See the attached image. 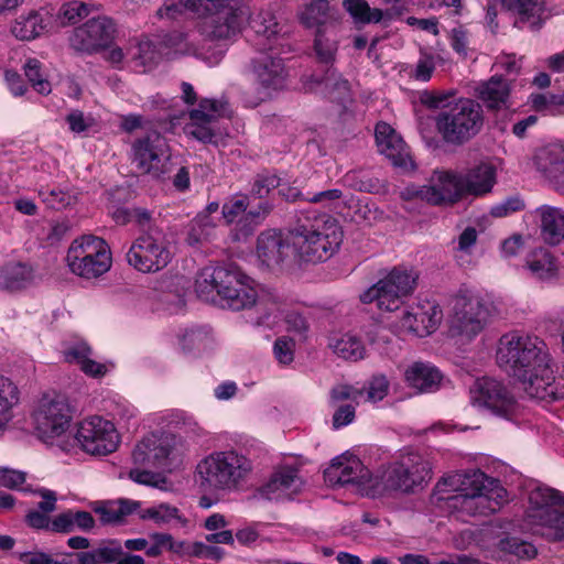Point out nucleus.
Instances as JSON below:
<instances>
[{
    "mask_svg": "<svg viewBox=\"0 0 564 564\" xmlns=\"http://www.w3.org/2000/svg\"><path fill=\"white\" fill-rule=\"evenodd\" d=\"M491 485L490 477L479 469L455 473L437 481L431 502L462 520L482 521L494 512Z\"/></svg>",
    "mask_w": 564,
    "mask_h": 564,
    "instance_id": "obj_1",
    "label": "nucleus"
},
{
    "mask_svg": "<svg viewBox=\"0 0 564 564\" xmlns=\"http://www.w3.org/2000/svg\"><path fill=\"white\" fill-rule=\"evenodd\" d=\"M191 11L203 20L202 33L210 39H229L240 32L248 9L232 0H166L156 11L160 19L175 20Z\"/></svg>",
    "mask_w": 564,
    "mask_h": 564,
    "instance_id": "obj_2",
    "label": "nucleus"
},
{
    "mask_svg": "<svg viewBox=\"0 0 564 564\" xmlns=\"http://www.w3.org/2000/svg\"><path fill=\"white\" fill-rule=\"evenodd\" d=\"M196 293L207 302H219L234 311L253 305L257 291L252 280L238 270L223 267H206L196 279Z\"/></svg>",
    "mask_w": 564,
    "mask_h": 564,
    "instance_id": "obj_3",
    "label": "nucleus"
},
{
    "mask_svg": "<svg viewBox=\"0 0 564 564\" xmlns=\"http://www.w3.org/2000/svg\"><path fill=\"white\" fill-rule=\"evenodd\" d=\"M73 406L66 394L57 391L43 393L35 402L31 419L40 441L62 452H75L72 437Z\"/></svg>",
    "mask_w": 564,
    "mask_h": 564,
    "instance_id": "obj_4",
    "label": "nucleus"
},
{
    "mask_svg": "<svg viewBox=\"0 0 564 564\" xmlns=\"http://www.w3.org/2000/svg\"><path fill=\"white\" fill-rule=\"evenodd\" d=\"M343 241L339 223L328 214H318L299 220L292 231V246L305 262H322L330 258Z\"/></svg>",
    "mask_w": 564,
    "mask_h": 564,
    "instance_id": "obj_5",
    "label": "nucleus"
},
{
    "mask_svg": "<svg viewBox=\"0 0 564 564\" xmlns=\"http://www.w3.org/2000/svg\"><path fill=\"white\" fill-rule=\"evenodd\" d=\"M525 521L552 542H564V494L544 485L529 492Z\"/></svg>",
    "mask_w": 564,
    "mask_h": 564,
    "instance_id": "obj_6",
    "label": "nucleus"
},
{
    "mask_svg": "<svg viewBox=\"0 0 564 564\" xmlns=\"http://www.w3.org/2000/svg\"><path fill=\"white\" fill-rule=\"evenodd\" d=\"M432 479L431 463L419 454L403 455L377 475L376 497L390 492L414 494Z\"/></svg>",
    "mask_w": 564,
    "mask_h": 564,
    "instance_id": "obj_7",
    "label": "nucleus"
},
{
    "mask_svg": "<svg viewBox=\"0 0 564 564\" xmlns=\"http://www.w3.org/2000/svg\"><path fill=\"white\" fill-rule=\"evenodd\" d=\"M251 470L250 459L232 449L214 452L196 466L200 485L209 490L234 489Z\"/></svg>",
    "mask_w": 564,
    "mask_h": 564,
    "instance_id": "obj_8",
    "label": "nucleus"
},
{
    "mask_svg": "<svg viewBox=\"0 0 564 564\" xmlns=\"http://www.w3.org/2000/svg\"><path fill=\"white\" fill-rule=\"evenodd\" d=\"M485 121L481 106L470 98H459L448 110L435 118V127L443 141L462 145L475 138Z\"/></svg>",
    "mask_w": 564,
    "mask_h": 564,
    "instance_id": "obj_9",
    "label": "nucleus"
},
{
    "mask_svg": "<svg viewBox=\"0 0 564 564\" xmlns=\"http://www.w3.org/2000/svg\"><path fill=\"white\" fill-rule=\"evenodd\" d=\"M66 263L73 274L86 280L97 279L110 270L111 250L102 238L83 235L68 247Z\"/></svg>",
    "mask_w": 564,
    "mask_h": 564,
    "instance_id": "obj_10",
    "label": "nucleus"
},
{
    "mask_svg": "<svg viewBox=\"0 0 564 564\" xmlns=\"http://www.w3.org/2000/svg\"><path fill=\"white\" fill-rule=\"evenodd\" d=\"M547 350L546 343L540 337L510 332L499 338L496 364L517 378Z\"/></svg>",
    "mask_w": 564,
    "mask_h": 564,
    "instance_id": "obj_11",
    "label": "nucleus"
},
{
    "mask_svg": "<svg viewBox=\"0 0 564 564\" xmlns=\"http://www.w3.org/2000/svg\"><path fill=\"white\" fill-rule=\"evenodd\" d=\"M174 258L172 242L164 231L153 228L134 239L126 259L130 267L141 273H158L165 269Z\"/></svg>",
    "mask_w": 564,
    "mask_h": 564,
    "instance_id": "obj_12",
    "label": "nucleus"
},
{
    "mask_svg": "<svg viewBox=\"0 0 564 564\" xmlns=\"http://www.w3.org/2000/svg\"><path fill=\"white\" fill-rule=\"evenodd\" d=\"M514 379L531 399L545 402L564 399V372L558 373L550 350Z\"/></svg>",
    "mask_w": 564,
    "mask_h": 564,
    "instance_id": "obj_13",
    "label": "nucleus"
},
{
    "mask_svg": "<svg viewBox=\"0 0 564 564\" xmlns=\"http://www.w3.org/2000/svg\"><path fill=\"white\" fill-rule=\"evenodd\" d=\"M75 449L79 448L85 454L104 457L115 453L121 437L116 425L100 415H89L76 424V431L72 434Z\"/></svg>",
    "mask_w": 564,
    "mask_h": 564,
    "instance_id": "obj_14",
    "label": "nucleus"
},
{
    "mask_svg": "<svg viewBox=\"0 0 564 564\" xmlns=\"http://www.w3.org/2000/svg\"><path fill=\"white\" fill-rule=\"evenodd\" d=\"M417 274L413 270L393 268L377 283L360 294L365 304L376 303L381 311H394L416 285Z\"/></svg>",
    "mask_w": 564,
    "mask_h": 564,
    "instance_id": "obj_15",
    "label": "nucleus"
},
{
    "mask_svg": "<svg viewBox=\"0 0 564 564\" xmlns=\"http://www.w3.org/2000/svg\"><path fill=\"white\" fill-rule=\"evenodd\" d=\"M130 159L141 173L153 177H160L171 171L170 147L165 138L156 131L133 141Z\"/></svg>",
    "mask_w": 564,
    "mask_h": 564,
    "instance_id": "obj_16",
    "label": "nucleus"
},
{
    "mask_svg": "<svg viewBox=\"0 0 564 564\" xmlns=\"http://www.w3.org/2000/svg\"><path fill=\"white\" fill-rule=\"evenodd\" d=\"M330 486H355L361 494L376 497L377 475L373 476L362 462L354 454L344 453L336 456L324 473Z\"/></svg>",
    "mask_w": 564,
    "mask_h": 564,
    "instance_id": "obj_17",
    "label": "nucleus"
},
{
    "mask_svg": "<svg viewBox=\"0 0 564 564\" xmlns=\"http://www.w3.org/2000/svg\"><path fill=\"white\" fill-rule=\"evenodd\" d=\"M183 444L174 435L151 434L139 442L133 449L135 464L170 469L181 462Z\"/></svg>",
    "mask_w": 564,
    "mask_h": 564,
    "instance_id": "obj_18",
    "label": "nucleus"
},
{
    "mask_svg": "<svg viewBox=\"0 0 564 564\" xmlns=\"http://www.w3.org/2000/svg\"><path fill=\"white\" fill-rule=\"evenodd\" d=\"M488 311L479 296L474 294L457 295L449 317V334L453 337L471 339L478 335L487 321Z\"/></svg>",
    "mask_w": 564,
    "mask_h": 564,
    "instance_id": "obj_19",
    "label": "nucleus"
},
{
    "mask_svg": "<svg viewBox=\"0 0 564 564\" xmlns=\"http://www.w3.org/2000/svg\"><path fill=\"white\" fill-rule=\"evenodd\" d=\"M116 24L108 17H97L76 28L69 43L79 52L93 54L107 48L116 37Z\"/></svg>",
    "mask_w": 564,
    "mask_h": 564,
    "instance_id": "obj_20",
    "label": "nucleus"
},
{
    "mask_svg": "<svg viewBox=\"0 0 564 564\" xmlns=\"http://www.w3.org/2000/svg\"><path fill=\"white\" fill-rule=\"evenodd\" d=\"M465 194L463 176L447 170L435 171L419 191L422 199L434 205L454 203Z\"/></svg>",
    "mask_w": 564,
    "mask_h": 564,
    "instance_id": "obj_21",
    "label": "nucleus"
},
{
    "mask_svg": "<svg viewBox=\"0 0 564 564\" xmlns=\"http://www.w3.org/2000/svg\"><path fill=\"white\" fill-rule=\"evenodd\" d=\"M378 151L384 155L393 166L412 169L413 161L402 137L387 122H378L375 129Z\"/></svg>",
    "mask_w": 564,
    "mask_h": 564,
    "instance_id": "obj_22",
    "label": "nucleus"
},
{
    "mask_svg": "<svg viewBox=\"0 0 564 564\" xmlns=\"http://www.w3.org/2000/svg\"><path fill=\"white\" fill-rule=\"evenodd\" d=\"M502 8L513 14L514 25L539 31L551 17L546 0H501Z\"/></svg>",
    "mask_w": 564,
    "mask_h": 564,
    "instance_id": "obj_23",
    "label": "nucleus"
},
{
    "mask_svg": "<svg viewBox=\"0 0 564 564\" xmlns=\"http://www.w3.org/2000/svg\"><path fill=\"white\" fill-rule=\"evenodd\" d=\"M251 74L263 89L260 100L271 96V91L283 87L285 70L280 58L260 52L251 62Z\"/></svg>",
    "mask_w": 564,
    "mask_h": 564,
    "instance_id": "obj_24",
    "label": "nucleus"
},
{
    "mask_svg": "<svg viewBox=\"0 0 564 564\" xmlns=\"http://www.w3.org/2000/svg\"><path fill=\"white\" fill-rule=\"evenodd\" d=\"M227 109V102L216 99L202 100L198 108L191 111L192 122L185 127V132L199 141L210 142L214 137L210 123L224 116Z\"/></svg>",
    "mask_w": 564,
    "mask_h": 564,
    "instance_id": "obj_25",
    "label": "nucleus"
},
{
    "mask_svg": "<svg viewBox=\"0 0 564 564\" xmlns=\"http://www.w3.org/2000/svg\"><path fill=\"white\" fill-rule=\"evenodd\" d=\"M303 487V480L295 466H280L262 487L261 495L272 501L292 499Z\"/></svg>",
    "mask_w": 564,
    "mask_h": 564,
    "instance_id": "obj_26",
    "label": "nucleus"
},
{
    "mask_svg": "<svg viewBox=\"0 0 564 564\" xmlns=\"http://www.w3.org/2000/svg\"><path fill=\"white\" fill-rule=\"evenodd\" d=\"M442 318L437 305L427 303L404 312L399 322L400 329L423 337L433 333Z\"/></svg>",
    "mask_w": 564,
    "mask_h": 564,
    "instance_id": "obj_27",
    "label": "nucleus"
},
{
    "mask_svg": "<svg viewBox=\"0 0 564 564\" xmlns=\"http://www.w3.org/2000/svg\"><path fill=\"white\" fill-rule=\"evenodd\" d=\"M288 250L289 245L276 230H265L257 239L256 256L264 268H279L286 259Z\"/></svg>",
    "mask_w": 564,
    "mask_h": 564,
    "instance_id": "obj_28",
    "label": "nucleus"
},
{
    "mask_svg": "<svg viewBox=\"0 0 564 564\" xmlns=\"http://www.w3.org/2000/svg\"><path fill=\"white\" fill-rule=\"evenodd\" d=\"M540 229V238L550 246L564 240V210L551 205H542L533 212Z\"/></svg>",
    "mask_w": 564,
    "mask_h": 564,
    "instance_id": "obj_29",
    "label": "nucleus"
},
{
    "mask_svg": "<svg viewBox=\"0 0 564 564\" xmlns=\"http://www.w3.org/2000/svg\"><path fill=\"white\" fill-rule=\"evenodd\" d=\"M534 165L553 181L564 180V143L554 142L540 148L534 154Z\"/></svg>",
    "mask_w": 564,
    "mask_h": 564,
    "instance_id": "obj_30",
    "label": "nucleus"
},
{
    "mask_svg": "<svg viewBox=\"0 0 564 564\" xmlns=\"http://www.w3.org/2000/svg\"><path fill=\"white\" fill-rule=\"evenodd\" d=\"M35 271L29 263L8 261L0 265V291L15 292L31 285Z\"/></svg>",
    "mask_w": 564,
    "mask_h": 564,
    "instance_id": "obj_31",
    "label": "nucleus"
},
{
    "mask_svg": "<svg viewBox=\"0 0 564 564\" xmlns=\"http://www.w3.org/2000/svg\"><path fill=\"white\" fill-rule=\"evenodd\" d=\"M20 389L9 377L0 375V433L10 429L20 404Z\"/></svg>",
    "mask_w": 564,
    "mask_h": 564,
    "instance_id": "obj_32",
    "label": "nucleus"
},
{
    "mask_svg": "<svg viewBox=\"0 0 564 564\" xmlns=\"http://www.w3.org/2000/svg\"><path fill=\"white\" fill-rule=\"evenodd\" d=\"M466 194L479 196L491 191L494 185V163L490 158L480 161L463 176Z\"/></svg>",
    "mask_w": 564,
    "mask_h": 564,
    "instance_id": "obj_33",
    "label": "nucleus"
},
{
    "mask_svg": "<svg viewBox=\"0 0 564 564\" xmlns=\"http://www.w3.org/2000/svg\"><path fill=\"white\" fill-rule=\"evenodd\" d=\"M404 379L417 392H432L440 387L442 375L430 364L414 362L406 368Z\"/></svg>",
    "mask_w": 564,
    "mask_h": 564,
    "instance_id": "obj_34",
    "label": "nucleus"
},
{
    "mask_svg": "<svg viewBox=\"0 0 564 564\" xmlns=\"http://www.w3.org/2000/svg\"><path fill=\"white\" fill-rule=\"evenodd\" d=\"M160 54L154 43L148 36L131 39L127 44V58L135 69L145 70L153 66Z\"/></svg>",
    "mask_w": 564,
    "mask_h": 564,
    "instance_id": "obj_35",
    "label": "nucleus"
},
{
    "mask_svg": "<svg viewBox=\"0 0 564 564\" xmlns=\"http://www.w3.org/2000/svg\"><path fill=\"white\" fill-rule=\"evenodd\" d=\"M498 541L496 542V556L499 558H505L506 561H514V560H532L536 556L538 550L536 547L514 535L505 534L502 536L496 535Z\"/></svg>",
    "mask_w": 564,
    "mask_h": 564,
    "instance_id": "obj_36",
    "label": "nucleus"
},
{
    "mask_svg": "<svg viewBox=\"0 0 564 564\" xmlns=\"http://www.w3.org/2000/svg\"><path fill=\"white\" fill-rule=\"evenodd\" d=\"M141 507L140 501L130 499H119L115 501L98 502L94 511L99 514L102 524H119Z\"/></svg>",
    "mask_w": 564,
    "mask_h": 564,
    "instance_id": "obj_37",
    "label": "nucleus"
},
{
    "mask_svg": "<svg viewBox=\"0 0 564 564\" xmlns=\"http://www.w3.org/2000/svg\"><path fill=\"white\" fill-rule=\"evenodd\" d=\"M527 268L531 275L541 281H552L558 276L555 257L544 248H538L527 256Z\"/></svg>",
    "mask_w": 564,
    "mask_h": 564,
    "instance_id": "obj_38",
    "label": "nucleus"
},
{
    "mask_svg": "<svg viewBox=\"0 0 564 564\" xmlns=\"http://www.w3.org/2000/svg\"><path fill=\"white\" fill-rule=\"evenodd\" d=\"M46 23L37 11H29L19 15L12 26L11 33L21 41H32L44 33Z\"/></svg>",
    "mask_w": 564,
    "mask_h": 564,
    "instance_id": "obj_39",
    "label": "nucleus"
},
{
    "mask_svg": "<svg viewBox=\"0 0 564 564\" xmlns=\"http://www.w3.org/2000/svg\"><path fill=\"white\" fill-rule=\"evenodd\" d=\"M258 324L276 323L284 314V304L278 295L271 292L257 293L253 303Z\"/></svg>",
    "mask_w": 564,
    "mask_h": 564,
    "instance_id": "obj_40",
    "label": "nucleus"
},
{
    "mask_svg": "<svg viewBox=\"0 0 564 564\" xmlns=\"http://www.w3.org/2000/svg\"><path fill=\"white\" fill-rule=\"evenodd\" d=\"M329 348L345 360L358 361L366 357V348L361 340L351 334H341L330 338Z\"/></svg>",
    "mask_w": 564,
    "mask_h": 564,
    "instance_id": "obj_41",
    "label": "nucleus"
},
{
    "mask_svg": "<svg viewBox=\"0 0 564 564\" xmlns=\"http://www.w3.org/2000/svg\"><path fill=\"white\" fill-rule=\"evenodd\" d=\"M141 520H150L155 524H167L173 521L181 527H186L188 520L182 514L178 508L166 502H161L139 511Z\"/></svg>",
    "mask_w": 564,
    "mask_h": 564,
    "instance_id": "obj_42",
    "label": "nucleus"
},
{
    "mask_svg": "<svg viewBox=\"0 0 564 564\" xmlns=\"http://www.w3.org/2000/svg\"><path fill=\"white\" fill-rule=\"evenodd\" d=\"M329 17L330 6L326 0H316L299 12L301 23L307 29L317 28L319 30Z\"/></svg>",
    "mask_w": 564,
    "mask_h": 564,
    "instance_id": "obj_43",
    "label": "nucleus"
},
{
    "mask_svg": "<svg viewBox=\"0 0 564 564\" xmlns=\"http://www.w3.org/2000/svg\"><path fill=\"white\" fill-rule=\"evenodd\" d=\"M343 6L354 21L358 23H378L383 17L380 9L370 8L366 0H343Z\"/></svg>",
    "mask_w": 564,
    "mask_h": 564,
    "instance_id": "obj_44",
    "label": "nucleus"
},
{
    "mask_svg": "<svg viewBox=\"0 0 564 564\" xmlns=\"http://www.w3.org/2000/svg\"><path fill=\"white\" fill-rule=\"evenodd\" d=\"M494 381L490 378L477 379L470 389L473 406L480 411H490L492 406Z\"/></svg>",
    "mask_w": 564,
    "mask_h": 564,
    "instance_id": "obj_45",
    "label": "nucleus"
},
{
    "mask_svg": "<svg viewBox=\"0 0 564 564\" xmlns=\"http://www.w3.org/2000/svg\"><path fill=\"white\" fill-rule=\"evenodd\" d=\"M24 74L32 87L41 95H48L52 91L51 83L42 72V64L36 58H30L24 64Z\"/></svg>",
    "mask_w": 564,
    "mask_h": 564,
    "instance_id": "obj_46",
    "label": "nucleus"
},
{
    "mask_svg": "<svg viewBox=\"0 0 564 564\" xmlns=\"http://www.w3.org/2000/svg\"><path fill=\"white\" fill-rule=\"evenodd\" d=\"M194 53L195 47L187 41L184 33H173L169 35L163 43L162 55L167 58H175Z\"/></svg>",
    "mask_w": 564,
    "mask_h": 564,
    "instance_id": "obj_47",
    "label": "nucleus"
},
{
    "mask_svg": "<svg viewBox=\"0 0 564 564\" xmlns=\"http://www.w3.org/2000/svg\"><path fill=\"white\" fill-rule=\"evenodd\" d=\"M150 539L153 541L151 545H148L147 555L159 556L164 550H169L175 553H180L184 549L183 541H175L169 533H152Z\"/></svg>",
    "mask_w": 564,
    "mask_h": 564,
    "instance_id": "obj_48",
    "label": "nucleus"
},
{
    "mask_svg": "<svg viewBox=\"0 0 564 564\" xmlns=\"http://www.w3.org/2000/svg\"><path fill=\"white\" fill-rule=\"evenodd\" d=\"M89 13L88 7L86 3L73 0L64 3L57 13V19L62 25L76 24L82 19L87 17Z\"/></svg>",
    "mask_w": 564,
    "mask_h": 564,
    "instance_id": "obj_49",
    "label": "nucleus"
},
{
    "mask_svg": "<svg viewBox=\"0 0 564 564\" xmlns=\"http://www.w3.org/2000/svg\"><path fill=\"white\" fill-rule=\"evenodd\" d=\"M248 206V196L235 195L223 205L221 215L227 224H232L241 217L245 218Z\"/></svg>",
    "mask_w": 564,
    "mask_h": 564,
    "instance_id": "obj_50",
    "label": "nucleus"
},
{
    "mask_svg": "<svg viewBox=\"0 0 564 564\" xmlns=\"http://www.w3.org/2000/svg\"><path fill=\"white\" fill-rule=\"evenodd\" d=\"M40 196L48 207L54 209L65 208L75 202L74 195L61 188L41 189Z\"/></svg>",
    "mask_w": 564,
    "mask_h": 564,
    "instance_id": "obj_51",
    "label": "nucleus"
},
{
    "mask_svg": "<svg viewBox=\"0 0 564 564\" xmlns=\"http://www.w3.org/2000/svg\"><path fill=\"white\" fill-rule=\"evenodd\" d=\"M435 68L434 56L429 53H422L411 73V77L417 82L426 83L432 78Z\"/></svg>",
    "mask_w": 564,
    "mask_h": 564,
    "instance_id": "obj_52",
    "label": "nucleus"
},
{
    "mask_svg": "<svg viewBox=\"0 0 564 564\" xmlns=\"http://www.w3.org/2000/svg\"><path fill=\"white\" fill-rule=\"evenodd\" d=\"M496 416L511 419L516 411L514 398L505 389L496 386Z\"/></svg>",
    "mask_w": 564,
    "mask_h": 564,
    "instance_id": "obj_53",
    "label": "nucleus"
},
{
    "mask_svg": "<svg viewBox=\"0 0 564 564\" xmlns=\"http://www.w3.org/2000/svg\"><path fill=\"white\" fill-rule=\"evenodd\" d=\"M212 343V336L204 329H191L183 336L185 349L205 350Z\"/></svg>",
    "mask_w": 564,
    "mask_h": 564,
    "instance_id": "obj_54",
    "label": "nucleus"
},
{
    "mask_svg": "<svg viewBox=\"0 0 564 564\" xmlns=\"http://www.w3.org/2000/svg\"><path fill=\"white\" fill-rule=\"evenodd\" d=\"M362 399L364 391L348 384H337L330 390V402L333 404L345 400L359 404Z\"/></svg>",
    "mask_w": 564,
    "mask_h": 564,
    "instance_id": "obj_55",
    "label": "nucleus"
},
{
    "mask_svg": "<svg viewBox=\"0 0 564 564\" xmlns=\"http://www.w3.org/2000/svg\"><path fill=\"white\" fill-rule=\"evenodd\" d=\"M281 180L275 174H259L254 180L252 192L259 197H265L272 189L279 188Z\"/></svg>",
    "mask_w": 564,
    "mask_h": 564,
    "instance_id": "obj_56",
    "label": "nucleus"
},
{
    "mask_svg": "<svg viewBox=\"0 0 564 564\" xmlns=\"http://www.w3.org/2000/svg\"><path fill=\"white\" fill-rule=\"evenodd\" d=\"M529 100L534 110L557 116L555 94H532Z\"/></svg>",
    "mask_w": 564,
    "mask_h": 564,
    "instance_id": "obj_57",
    "label": "nucleus"
},
{
    "mask_svg": "<svg viewBox=\"0 0 564 564\" xmlns=\"http://www.w3.org/2000/svg\"><path fill=\"white\" fill-rule=\"evenodd\" d=\"M91 356V349L86 343H77L63 351L64 360L77 365L79 368Z\"/></svg>",
    "mask_w": 564,
    "mask_h": 564,
    "instance_id": "obj_58",
    "label": "nucleus"
},
{
    "mask_svg": "<svg viewBox=\"0 0 564 564\" xmlns=\"http://www.w3.org/2000/svg\"><path fill=\"white\" fill-rule=\"evenodd\" d=\"M496 479H501L500 485L507 488H520V475L511 467L496 459Z\"/></svg>",
    "mask_w": 564,
    "mask_h": 564,
    "instance_id": "obj_59",
    "label": "nucleus"
},
{
    "mask_svg": "<svg viewBox=\"0 0 564 564\" xmlns=\"http://www.w3.org/2000/svg\"><path fill=\"white\" fill-rule=\"evenodd\" d=\"M273 354L280 364L288 365L292 362L294 358V341L285 337L276 339L273 346Z\"/></svg>",
    "mask_w": 564,
    "mask_h": 564,
    "instance_id": "obj_60",
    "label": "nucleus"
},
{
    "mask_svg": "<svg viewBox=\"0 0 564 564\" xmlns=\"http://www.w3.org/2000/svg\"><path fill=\"white\" fill-rule=\"evenodd\" d=\"M389 383L388 380L381 377H375L367 388V394L365 401L376 403L383 400L388 394Z\"/></svg>",
    "mask_w": 564,
    "mask_h": 564,
    "instance_id": "obj_61",
    "label": "nucleus"
},
{
    "mask_svg": "<svg viewBox=\"0 0 564 564\" xmlns=\"http://www.w3.org/2000/svg\"><path fill=\"white\" fill-rule=\"evenodd\" d=\"M129 476L134 482L140 485L161 488L165 484V479L160 474L148 470L132 469Z\"/></svg>",
    "mask_w": 564,
    "mask_h": 564,
    "instance_id": "obj_62",
    "label": "nucleus"
},
{
    "mask_svg": "<svg viewBox=\"0 0 564 564\" xmlns=\"http://www.w3.org/2000/svg\"><path fill=\"white\" fill-rule=\"evenodd\" d=\"M524 208V202L519 195L507 197L499 204H496V218L508 217Z\"/></svg>",
    "mask_w": 564,
    "mask_h": 564,
    "instance_id": "obj_63",
    "label": "nucleus"
},
{
    "mask_svg": "<svg viewBox=\"0 0 564 564\" xmlns=\"http://www.w3.org/2000/svg\"><path fill=\"white\" fill-rule=\"evenodd\" d=\"M66 121L74 133L85 132L94 126V119L86 117L80 110L70 111L66 117Z\"/></svg>",
    "mask_w": 564,
    "mask_h": 564,
    "instance_id": "obj_64",
    "label": "nucleus"
}]
</instances>
